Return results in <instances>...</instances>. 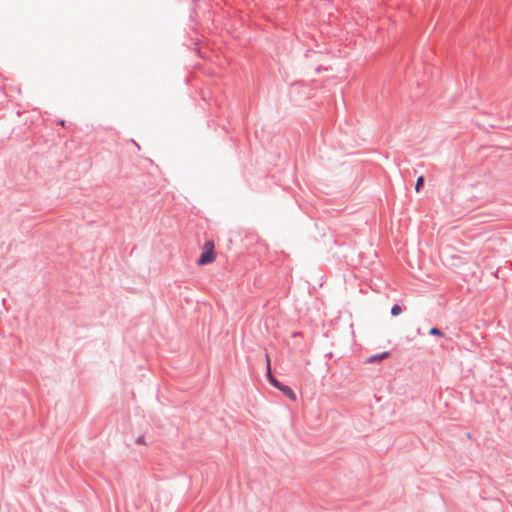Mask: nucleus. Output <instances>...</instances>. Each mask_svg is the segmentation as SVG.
I'll return each mask as SVG.
<instances>
[{
  "mask_svg": "<svg viewBox=\"0 0 512 512\" xmlns=\"http://www.w3.org/2000/svg\"><path fill=\"white\" fill-rule=\"evenodd\" d=\"M401 312H402V308L399 305H394L391 308V314L393 316H398L399 314H401Z\"/></svg>",
  "mask_w": 512,
  "mask_h": 512,
  "instance_id": "423d86ee",
  "label": "nucleus"
},
{
  "mask_svg": "<svg viewBox=\"0 0 512 512\" xmlns=\"http://www.w3.org/2000/svg\"><path fill=\"white\" fill-rule=\"evenodd\" d=\"M266 362H267V375L270 383L277 389H279L283 384H281L271 373V366H270V358L268 355H266Z\"/></svg>",
  "mask_w": 512,
  "mask_h": 512,
  "instance_id": "f03ea898",
  "label": "nucleus"
},
{
  "mask_svg": "<svg viewBox=\"0 0 512 512\" xmlns=\"http://www.w3.org/2000/svg\"><path fill=\"white\" fill-rule=\"evenodd\" d=\"M137 442L140 444H145L144 437H139Z\"/></svg>",
  "mask_w": 512,
  "mask_h": 512,
  "instance_id": "6e6552de",
  "label": "nucleus"
},
{
  "mask_svg": "<svg viewBox=\"0 0 512 512\" xmlns=\"http://www.w3.org/2000/svg\"><path fill=\"white\" fill-rule=\"evenodd\" d=\"M429 333L431 335H437V336H440L442 335V332L438 329V328H431Z\"/></svg>",
  "mask_w": 512,
  "mask_h": 512,
  "instance_id": "0eeeda50",
  "label": "nucleus"
},
{
  "mask_svg": "<svg viewBox=\"0 0 512 512\" xmlns=\"http://www.w3.org/2000/svg\"><path fill=\"white\" fill-rule=\"evenodd\" d=\"M214 248L215 246L212 240L206 241L204 243L202 253L200 254L199 259L197 261L198 265L203 266L215 261L216 254Z\"/></svg>",
  "mask_w": 512,
  "mask_h": 512,
  "instance_id": "f257e3e1",
  "label": "nucleus"
},
{
  "mask_svg": "<svg viewBox=\"0 0 512 512\" xmlns=\"http://www.w3.org/2000/svg\"><path fill=\"white\" fill-rule=\"evenodd\" d=\"M423 183H424V177H423V176L418 177V179H417V181H416V185H415V190H416V192H419V191H420V189H421V187H422Z\"/></svg>",
  "mask_w": 512,
  "mask_h": 512,
  "instance_id": "39448f33",
  "label": "nucleus"
},
{
  "mask_svg": "<svg viewBox=\"0 0 512 512\" xmlns=\"http://www.w3.org/2000/svg\"><path fill=\"white\" fill-rule=\"evenodd\" d=\"M387 357H389V353L383 352L381 354L374 355V356L367 358L366 363L379 362V361H382L383 359H386Z\"/></svg>",
  "mask_w": 512,
  "mask_h": 512,
  "instance_id": "7ed1b4c3",
  "label": "nucleus"
},
{
  "mask_svg": "<svg viewBox=\"0 0 512 512\" xmlns=\"http://www.w3.org/2000/svg\"><path fill=\"white\" fill-rule=\"evenodd\" d=\"M279 390L287 396L290 400L296 401V395L295 393L286 385H282Z\"/></svg>",
  "mask_w": 512,
  "mask_h": 512,
  "instance_id": "20e7f679",
  "label": "nucleus"
}]
</instances>
